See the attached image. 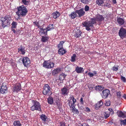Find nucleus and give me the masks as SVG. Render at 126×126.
<instances>
[{
  "instance_id": "58836bf2",
  "label": "nucleus",
  "mask_w": 126,
  "mask_h": 126,
  "mask_svg": "<svg viewBox=\"0 0 126 126\" xmlns=\"http://www.w3.org/2000/svg\"><path fill=\"white\" fill-rule=\"evenodd\" d=\"M11 25H12V28H16V27L17 23L16 22L13 21V22Z\"/></svg>"
},
{
  "instance_id": "bb28decb",
  "label": "nucleus",
  "mask_w": 126,
  "mask_h": 126,
  "mask_svg": "<svg viewBox=\"0 0 126 126\" xmlns=\"http://www.w3.org/2000/svg\"><path fill=\"white\" fill-rule=\"evenodd\" d=\"M83 69L82 67L77 66L76 68L75 71L78 73H81Z\"/></svg>"
},
{
  "instance_id": "bf43d9fd",
  "label": "nucleus",
  "mask_w": 126,
  "mask_h": 126,
  "mask_svg": "<svg viewBox=\"0 0 126 126\" xmlns=\"http://www.w3.org/2000/svg\"><path fill=\"white\" fill-rule=\"evenodd\" d=\"M108 110L110 112H112V114L114 112L112 109L111 108H109L108 109Z\"/></svg>"
},
{
  "instance_id": "e2e57ef3",
  "label": "nucleus",
  "mask_w": 126,
  "mask_h": 126,
  "mask_svg": "<svg viewBox=\"0 0 126 126\" xmlns=\"http://www.w3.org/2000/svg\"><path fill=\"white\" fill-rule=\"evenodd\" d=\"M39 29L40 31H43L45 30V29H43V28H40V27Z\"/></svg>"
},
{
  "instance_id": "4468645a",
  "label": "nucleus",
  "mask_w": 126,
  "mask_h": 126,
  "mask_svg": "<svg viewBox=\"0 0 126 126\" xmlns=\"http://www.w3.org/2000/svg\"><path fill=\"white\" fill-rule=\"evenodd\" d=\"M7 87L6 85L4 83L2 84L0 89V92L2 94H4L7 91Z\"/></svg>"
},
{
  "instance_id": "338daca9",
  "label": "nucleus",
  "mask_w": 126,
  "mask_h": 126,
  "mask_svg": "<svg viewBox=\"0 0 126 126\" xmlns=\"http://www.w3.org/2000/svg\"><path fill=\"white\" fill-rule=\"evenodd\" d=\"M123 97L125 98L126 99V94H124L123 95Z\"/></svg>"
},
{
  "instance_id": "473e14b6",
  "label": "nucleus",
  "mask_w": 126,
  "mask_h": 126,
  "mask_svg": "<svg viewBox=\"0 0 126 126\" xmlns=\"http://www.w3.org/2000/svg\"><path fill=\"white\" fill-rule=\"evenodd\" d=\"M13 124L14 126H21L20 121L18 120L15 121Z\"/></svg>"
},
{
  "instance_id": "5fc2aeb1",
  "label": "nucleus",
  "mask_w": 126,
  "mask_h": 126,
  "mask_svg": "<svg viewBox=\"0 0 126 126\" xmlns=\"http://www.w3.org/2000/svg\"><path fill=\"white\" fill-rule=\"evenodd\" d=\"M80 126H90L88 124L86 123H84L82 124H81Z\"/></svg>"
},
{
  "instance_id": "052dcab7",
  "label": "nucleus",
  "mask_w": 126,
  "mask_h": 126,
  "mask_svg": "<svg viewBox=\"0 0 126 126\" xmlns=\"http://www.w3.org/2000/svg\"><path fill=\"white\" fill-rule=\"evenodd\" d=\"M79 108H80L81 110H83L84 109L83 106V105H81V106H79Z\"/></svg>"
},
{
  "instance_id": "72a5a7b5",
  "label": "nucleus",
  "mask_w": 126,
  "mask_h": 126,
  "mask_svg": "<svg viewBox=\"0 0 126 126\" xmlns=\"http://www.w3.org/2000/svg\"><path fill=\"white\" fill-rule=\"evenodd\" d=\"M71 108H73L72 111L74 113L77 114L79 113V111L75 108V106H73V107H71Z\"/></svg>"
},
{
  "instance_id": "49530a36",
  "label": "nucleus",
  "mask_w": 126,
  "mask_h": 126,
  "mask_svg": "<svg viewBox=\"0 0 126 126\" xmlns=\"http://www.w3.org/2000/svg\"><path fill=\"white\" fill-rule=\"evenodd\" d=\"M33 23L35 25L37 26L38 28H40L41 26L40 25L39 22L36 21L34 22Z\"/></svg>"
},
{
  "instance_id": "9b49d317",
  "label": "nucleus",
  "mask_w": 126,
  "mask_h": 126,
  "mask_svg": "<svg viewBox=\"0 0 126 126\" xmlns=\"http://www.w3.org/2000/svg\"><path fill=\"white\" fill-rule=\"evenodd\" d=\"M18 52L21 55H24L26 52L25 47L22 45L18 46Z\"/></svg>"
},
{
  "instance_id": "7c9ffc66",
  "label": "nucleus",
  "mask_w": 126,
  "mask_h": 126,
  "mask_svg": "<svg viewBox=\"0 0 126 126\" xmlns=\"http://www.w3.org/2000/svg\"><path fill=\"white\" fill-rule=\"evenodd\" d=\"M65 42V41H60L59 43L57 45V47L59 49L63 48V45Z\"/></svg>"
},
{
  "instance_id": "f257e3e1",
  "label": "nucleus",
  "mask_w": 126,
  "mask_h": 126,
  "mask_svg": "<svg viewBox=\"0 0 126 126\" xmlns=\"http://www.w3.org/2000/svg\"><path fill=\"white\" fill-rule=\"evenodd\" d=\"M91 21H86L83 22L82 25L84 27H85L87 31H89L91 30V28L94 27V24H96L97 21L95 18H91Z\"/></svg>"
},
{
  "instance_id": "864d4df0",
  "label": "nucleus",
  "mask_w": 126,
  "mask_h": 126,
  "mask_svg": "<svg viewBox=\"0 0 126 126\" xmlns=\"http://www.w3.org/2000/svg\"><path fill=\"white\" fill-rule=\"evenodd\" d=\"M80 104L83 105L84 104V102L83 100V98L82 97H81L80 99Z\"/></svg>"
},
{
  "instance_id": "603ef678",
  "label": "nucleus",
  "mask_w": 126,
  "mask_h": 126,
  "mask_svg": "<svg viewBox=\"0 0 126 126\" xmlns=\"http://www.w3.org/2000/svg\"><path fill=\"white\" fill-rule=\"evenodd\" d=\"M117 95L118 97L119 98H120L121 97V92H117Z\"/></svg>"
},
{
  "instance_id": "2f4dec72",
  "label": "nucleus",
  "mask_w": 126,
  "mask_h": 126,
  "mask_svg": "<svg viewBox=\"0 0 126 126\" xmlns=\"http://www.w3.org/2000/svg\"><path fill=\"white\" fill-rule=\"evenodd\" d=\"M47 102L48 104L51 105L53 104V98L49 96L47 99Z\"/></svg>"
},
{
  "instance_id": "aec40b11",
  "label": "nucleus",
  "mask_w": 126,
  "mask_h": 126,
  "mask_svg": "<svg viewBox=\"0 0 126 126\" xmlns=\"http://www.w3.org/2000/svg\"><path fill=\"white\" fill-rule=\"evenodd\" d=\"M118 115L119 117H122L123 118H126V112H123L121 111H120L118 113Z\"/></svg>"
},
{
  "instance_id": "79ce46f5",
  "label": "nucleus",
  "mask_w": 126,
  "mask_h": 126,
  "mask_svg": "<svg viewBox=\"0 0 126 126\" xmlns=\"http://www.w3.org/2000/svg\"><path fill=\"white\" fill-rule=\"evenodd\" d=\"M120 79L123 82L125 83L126 82V79L125 78V77L121 75V77L120 78Z\"/></svg>"
},
{
  "instance_id": "dca6fc26",
  "label": "nucleus",
  "mask_w": 126,
  "mask_h": 126,
  "mask_svg": "<svg viewBox=\"0 0 126 126\" xmlns=\"http://www.w3.org/2000/svg\"><path fill=\"white\" fill-rule=\"evenodd\" d=\"M61 91L62 94L64 95H67L69 92V89H67L65 87L61 89Z\"/></svg>"
},
{
  "instance_id": "5701e85b",
  "label": "nucleus",
  "mask_w": 126,
  "mask_h": 126,
  "mask_svg": "<svg viewBox=\"0 0 126 126\" xmlns=\"http://www.w3.org/2000/svg\"><path fill=\"white\" fill-rule=\"evenodd\" d=\"M61 71V69L60 68H56L53 70L52 72V74L54 76L57 74Z\"/></svg>"
},
{
  "instance_id": "c85d7f7f",
  "label": "nucleus",
  "mask_w": 126,
  "mask_h": 126,
  "mask_svg": "<svg viewBox=\"0 0 126 126\" xmlns=\"http://www.w3.org/2000/svg\"><path fill=\"white\" fill-rule=\"evenodd\" d=\"M54 28L53 25L52 24H50L46 28V29H47L48 31L52 30Z\"/></svg>"
},
{
  "instance_id": "a18cd8bd",
  "label": "nucleus",
  "mask_w": 126,
  "mask_h": 126,
  "mask_svg": "<svg viewBox=\"0 0 126 126\" xmlns=\"http://www.w3.org/2000/svg\"><path fill=\"white\" fill-rule=\"evenodd\" d=\"M48 31H47V29H46L45 31H43L41 32L43 34H44L45 35H47V32Z\"/></svg>"
},
{
  "instance_id": "f704fd0d",
  "label": "nucleus",
  "mask_w": 126,
  "mask_h": 126,
  "mask_svg": "<svg viewBox=\"0 0 126 126\" xmlns=\"http://www.w3.org/2000/svg\"><path fill=\"white\" fill-rule=\"evenodd\" d=\"M95 89L97 91H99L102 90L103 89V87L101 86H96L95 87Z\"/></svg>"
},
{
  "instance_id": "0eeeda50",
  "label": "nucleus",
  "mask_w": 126,
  "mask_h": 126,
  "mask_svg": "<svg viewBox=\"0 0 126 126\" xmlns=\"http://www.w3.org/2000/svg\"><path fill=\"white\" fill-rule=\"evenodd\" d=\"M20 60L21 61L25 67H27L30 65V61L28 57H24L23 58H20Z\"/></svg>"
},
{
  "instance_id": "37998d69",
  "label": "nucleus",
  "mask_w": 126,
  "mask_h": 126,
  "mask_svg": "<svg viewBox=\"0 0 126 126\" xmlns=\"http://www.w3.org/2000/svg\"><path fill=\"white\" fill-rule=\"evenodd\" d=\"M22 2L24 5H28L29 4V1H27L26 0H22Z\"/></svg>"
},
{
  "instance_id": "1a4fd4ad",
  "label": "nucleus",
  "mask_w": 126,
  "mask_h": 126,
  "mask_svg": "<svg viewBox=\"0 0 126 126\" xmlns=\"http://www.w3.org/2000/svg\"><path fill=\"white\" fill-rule=\"evenodd\" d=\"M68 101V104L69 105L70 107L71 108V107L75 106L74 105L75 103L76 102V100L73 96L71 95L69 98Z\"/></svg>"
},
{
  "instance_id": "ea45409f",
  "label": "nucleus",
  "mask_w": 126,
  "mask_h": 126,
  "mask_svg": "<svg viewBox=\"0 0 126 126\" xmlns=\"http://www.w3.org/2000/svg\"><path fill=\"white\" fill-rule=\"evenodd\" d=\"M120 124L121 125H123L124 126H125L126 125V119L123 120H120Z\"/></svg>"
},
{
  "instance_id": "0e129e2a",
  "label": "nucleus",
  "mask_w": 126,
  "mask_h": 126,
  "mask_svg": "<svg viewBox=\"0 0 126 126\" xmlns=\"http://www.w3.org/2000/svg\"><path fill=\"white\" fill-rule=\"evenodd\" d=\"M18 16L17 17V18H16V19H19L21 18L20 17H21V16H18Z\"/></svg>"
},
{
  "instance_id": "09e8293b",
  "label": "nucleus",
  "mask_w": 126,
  "mask_h": 126,
  "mask_svg": "<svg viewBox=\"0 0 126 126\" xmlns=\"http://www.w3.org/2000/svg\"><path fill=\"white\" fill-rule=\"evenodd\" d=\"M118 67L113 66L112 68V70L113 71H117L118 70Z\"/></svg>"
},
{
  "instance_id": "4d7b16f0",
  "label": "nucleus",
  "mask_w": 126,
  "mask_h": 126,
  "mask_svg": "<svg viewBox=\"0 0 126 126\" xmlns=\"http://www.w3.org/2000/svg\"><path fill=\"white\" fill-rule=\"evenodd\" d=\"M56 104L57 106H62V104L59 102H56Z\"/></svg>"
},
{
  "instance_id": "de8ad7c7",
  "label": "nucleus",
  "mask_w": 126,
  "mask_h": 126,
  "mask_svg": "<svg viewBox=\"0 0 126 126\" xmlns=\"http://www.w3.org/2000/svg\"><path fill=\"white\" fill-rule=\"evenodd\" d=\"M84 110L85 111L87 112H90L91 111L90 109L87 107H86Z\"/></svg>"
},
{
  "instance_id": "7ed1b4c3",
  "label": "nucleus",
  "mask_w": 126,
  "mask_h": 126,
  "mask_svg": "<svg viewBox=\"0 0 126 126\" xmlns=\"http://www.w3.org/2000/svg\"><path fill=\"white\" fill-rule=\"evenodd\" d=\"M11 19V16L9 15L1 17L0 21H1V26L2 27L4 28L10 25V21Z\"/></svg>"
},
{
  "instance_id": "c03bdc74",
  "label": "nucleus",
  "mask_w": 126,
  "mask_h": 126,
  "mask_svg": "<svg viewBox=\"0 0 126 126\" xmlns=\"http://www.w3.org/2000/svg\"><path fill=\"white\" fill-rule=\"evenodd\" d=\"M81 2L84 4H88L89 2V0H81Z\"/></svg>"
},
{
  "instance_id": "2eb2a0df",
  "label": "nucleus",
  "mask_w": 126,
  "mask_h": 126,
  "mask_svg": "<svg viewBox=\"0 0 126 126\" xmlns=\"http://www.w3.org/2000/svg\"><path fill=\"white\" fill-rule=\"evenodd\" d=\"M76 13L78 14V16L80 17L84 15L85 13L83 8L79 10H76Z\"/></svg>"
},
{
  "instance_id": "423d86ee",
  "label": "nucleus",
  "mask_w": 126,
  "mask_h": 126,
  "mask_svg": "<svg viewBox=\"0 0 126 126\" xmlns=\"http://www.w3.org/2000/svg\"><path fill=\"white\" fill-rule=\"evenodd\" d=\"M54 63L50 60L45 61L43 64V66L45 68L50 69L54 67Z\"/></svg>"
},
{
  "instance_id": "412c9836",
  "label": "nucleus",
  "mask_w": 126,
  "mask_h": 126,
  "mask_svg": "<svg viewBox=\"0 0 126 126\" xmlns=\"http://www.w3.org/2000/svg\"><path fill=\"white\" fill-rule=\"evenodd\" d=\"M66 51L65 49H64L63 48L59 49L58 51V53L59 54L61 55H62L63 54L66 53Z\"/></svg>"
},
{
  "instance_id": "a878e982",
  "label": "nucleus",
  "mask_w": 126,
  "mask_h": 126,
  "mask_svg": "<svg viewBox=\"0 0 126 126\" xmlns=\"http://www.w3.org/2000/svg\"><path fill=\"white\" fill-rule=\"evenodd\" d=\"M94 73L90 72H89L88 73V75L90 77H93L94 76H97L98 74L97 73V72L96 71H93Z\"/></svg>"
},
{
  "instance_id": "a19ab883",
  "label": "nucleus",
  "mask_w": 126,
  "mask_h": 126,
  "mask_svg": "<svg viewBox=\"0 0 126 126\" xmlns=\"http://www.w3.org/2000/svg\"><path fill=\"white\" fill-rule=\"evenodd\" d=\"M110 104V100H108L106 101L105 103V105L106 106H109Z\"/></svg>"
},
{
  "instance_id": "cd10ccee",
  "label": "nucleus",
  "mask_w": 126,
  "mask_h": 126,
  "mask_svg": "<svg viewBox=\"0 0 126 126\" xmlns=\"http://www.w3.org/2000/svg\"><path fill=\"white\" fill-rule=\"evenodd\" d=\"M40 118L43 122H45L47 121V119H48L46 115L44 114H42L40 116Z\"/></svg>"
},
{
  "instance_id": "f3484780",
  "label": "nucleus",
  "mask_w": 126,
  "mask_h": 126,
  "mask_svg": "<svg viewBox=\"0 0 126 126\" xmlns=\"http://www.w3.org/2000/svg\"><path fill=\"white\" fill-rule=\"evenodd\" d=\"M117 22L120 25H122L124 24L125 23L124 19L121 17L117 18Z\"/></svg>"
},
{
  "instance_id": "4be33fe9",
  "label": "nucleus",
  "mask_w": 126,
  "mask_h": 126,
  "mask_svg": "<svg viewBox=\"0 0 126 126\" xmlns=\"http://www.w3.org/2000/svg\"><path fill=\"white\" fill-rule=\"evenodd\" d=\"M53 18L56 19L58 18L60 15V13L57 11L54 12L52 14Z\"/></svg>"
},
{
  "instance_id": "a211bd4d",
  "label": "nucleus",
  "mask_w": 126,
  "mask_h": 126,
  "mask_svg": "<svg viewBox=\"0 0 126 126\" xmlns=\"http://www.w3.org/2000/svg\"><path fill=\"white\" fill-rule=\"evenodd\" d=\"M97 21H102L104 20V17L102 15L99 14L96 15L95 17Z\"/></svg>"
},
{
  "instance_id": "6e6552de",
  "label": "nucleus",
  "mask_w": 126,
  "mask_h": 126,
  "mask_svg": "<svg viewBox=\"0 0 126 126\" xmlns=\"http://www.w3.org/2000/svg\"><path fill=\"white\" fill-rule=\"evenodd\" d=\"M119 36L122 39L126 37V29L122 27L120 29L118 33Z\"/></svg>"
},
{
  "instance_id": "69168bd1",
  "label": "nucleus",
  "mask_w": 126,
  "mask_h": 126,
  "mask_svg": "<svg viewBox=\"0 0 126 126\" xmlns=\"http://www.w3.org/2000/svg\"><path fill=\"white\" fill-rule=\"evenodd\" d=\"M112 2L114 4H116V0H112Z\"/></svg>"
},
{
  "instance_id": "20e7f679",
  "label": "nucleus",
  "mask_w": 126,
  "mask_h": 126,
  "mask_svg": "<svg viewBox=\"0 0 126 126\" xmlns=\"http://www.w3.org/2000/svg\"><path fill=\"white\" fill-rule=\"evenodd\" d=\"M33 105L30 107L31 110L32 111L36 110L41 112V107L40 103L36 100H33L32 101Z\"/></svg>"
},
{
  "instance_id": "c9c22d12",
  "label": "nucleus",
  "mask_w": 126,
  "mask_h": 126,
  "mask_svg": "<svg viewBox=\"0 0 126 126\" xmlns=\"http://www.w3.org/2000/svg\"><path fill=\"white\" fill-rule=\"evenodd\" d=\"M110 112H104V117L105 119H106L108 117L110 116Z\"/></svg>"
},
{
  "instance_id": "3c124183",
  "label": "nucleus",
  "mask_w": 126,
  "mask_h": 126,
  "mask_svg": "<svg viewBox=\"0 0 126 126\" xmlns=\"http://www.w3.org/2000/svg\"><path fill=\"white\" fill-rule=\"evenodd\" d=\"M89 7L87 5L85 6V11H87L89 10Z\"/></svg>"
},
{
  "instance_id": "6e6d98bb",
  "label": "nucleus",
  "mask_w": 126,
  "mask_h": 126,
  "mask_svg": "<svg viewBox=\"0 0 126 126\" xmlns=\"http://www.w3.org/2000/svg\"><path fill=\"white\" fill-rule=\"evenodd\" d=\"M94 85L93 84H89L88 87L94 88Z\"/></svg>"
},
{
  "instance_id": "f8f14e48",
  "label": "nucleus",
  "mask_w": 126,
  "mask_h": 126,
  "mask_svg": "<svg viewBox=\"0 0 126 126\" xmlns=\"http://www.w3.org/2000/svg\"><path fill=\"white\" fill-rule=\"evenodd\" d=\"M110 94V91L108 89H106L102 91V97L103 98L105 99L108 97V95Z\"/></svg>"
},
{
  "instance_id": "13d9d810",
  "label": "nucleus",
  "mask_w": 126,
  "mask_h": 126,
  "mask_svg": "<svg viewBox=\"0 0 126 126\" xmlns=\"http://www.w3.org/2000/svg\"><path fill=\"white\" fill-rule=\"evenodd\" d=\"M60 124V126H65V124L64 123L61 122Z\"/></svg>"
},
{
  "instance_id": "6ab92c4d",
  "label": "nucleus",
  "mask_w": 126,
  "mask_h": 126,
  "mask_svg": "<svg viewBox=\"0 0 126 126\" xmlns=\"http://www.w3.org/2000/svg\"><path fill=\"white\" fill-rule=\"evenodd\" d=\"M77 14L76 11L75 12H72L69 15V16L71 18L74 19L78 16Z\"/></svg>"
},
{
  "instance_id": "393cba45",
  "label": "nucleus",
  "mask_w": 126,
  "mask_h": 126,
  "mask_svg": "<svg viewBox=\"0 0 126 126\" xmlns=\"http://www.w3.org/2000/svg\"><path fill=\"white\" fill-rule=\"evenodd\" d=\"M66 75L64 73L61 74L59 76V79L60 80H63L65 78Z\"/></svg>"
},
{
  "instance_id": "774afa93",
  "label": "nucleus",
  "mask_w": 126,
  "mask_h": 126,
  "mask_svg": "<svg viewBox=\"0 0 126 126\" xmlns=\"http://www.w3.org/2000/svg\"><path fill=\"white\" fill-rule=\"evenodd\" d=\"M58 109L60 110L61 108V106H58Z\"/></svg>"
},
{
  "instance_id": "39448f33",
  "label": "nucleus",
  "mask_w": 126,
  "mask_h": 126,
  "mask_svg": "<svg viewBox=\"0 0 126 126\" xmlns=\"http://www.w3.org/2000/svg\"><path fill=\"white\" fill-rule=\"evenodd\" d=\"M43 93L44 95H49L51 94V88L47 84H45L43 88Z\"/></svg>"
},
{
  "instance_id": "4c0bfd02",
  "label": "nucleus",
  "mask_w": 126,
  "mask_h": 126,
  "mask_svg": "<svg viewBox=\"0 0 126 126\" xmlns=\"http://www.w3.org/2000/svg\"><path fill=\"white\" fill-rule=\"evenodd\" d=\"M76 55L75 54H73V56L71 57V61L72 62H74L75 61L76 58Z\"/></svg>"
},
{
  "instance_id": "f03ea898",
  "label": "nucleus",
  "mask_w": 126,
  "mask_h": 126,
  "mask_svg": "<svg viewBox=\"0 0 126 126\" xmlns=\"http://www.w3.org/2000/svg\"><path fill=\"white\" fill-rule=\"evenodd\" d=\"M17 11L16 12L17 15L21 16V17L25 16L28 12V10L26 7L22 5L17 7Z\"/></svg>"
},
{
  "instance_id": "ddd939ff",
  "label": "nucleus",
  "mask_w": 126,
  "mask_h": 126,
  "mask_svg": "<svg viewBox=\"0 0 126 126\" xmlns=\"http://www.w3.org/2000/svg\"><path fill=\"white\" fill-rule=\"evenodd\" d=\"M74 32H75L74 35L76 38L79 37L81 36V32L79 30L76 29L74 30Z\"/></svg>"
},
{
  "instance_id": "c756f323",
  "label": "nucleus",
  "mask_w": 126,
  "mask_h": 126,
  "mask_svg": "<svg viewBox=\"0 0 126 126\" xmlns=\"http://www.w3.org/2000/svg\"><path fill=\"white\" fill-rule=\"evenodd\" d=\"M49 39L48 36H42L41 38V41L43 42H45L47 41Z\"/></svg>"
},
{
  "instance_id": "680f3d73",
  "label": "nucleus",
  "mask_w": 126,
  "mask_h": 126,
  "mask_svg": "<svg viewBox=\"0 0 126 126\" xmlns=\"http://www.w3.org/2000/svg\"><path fill=\"white\" fill-rule=\"evenodd\" d=\"M13 28H12L11 30L12 31H13L14 33H16V31L15 30L13 29Z\"/></svg>"
},
{
  "instance_id": "e433bc0d",
  "label": "nucleus",
  "mask_w": 126,
  "mask_h": 126,
  "mask_svg": "<svg viewBox=\"0 0 126 126\" xmlns=\"http://www.w3.org/2000/svg\"><path fill=\"white\" fill-rule=\"evenodd\" d=\"M104 0H96V3L98 5H101V4L103 3Z\"/></svg>"
},
{
  "instance_id": "b1692460",
  "label": "nucleus",
  "mask_w": 126,
  "mask_h": 126,
  "mask_svg": "<svg viewBox=\"0 0 126 126\" xmlns=\"http://www.w3.org/2000/svg\"><path fill=\"white\" fill-rule=\"evenodd\" d=\"M103 102L101 100L97 102L95 104V108L97 110L100 108L103 104Z\"/></svg>"
},
{
  "instance_id": "9d476101",
  "label": "nucleus",
  "mask_w": 126,
  "mask_h": 126,
  "mask_svg": "<svg viewBox=\"0 0 126 126\" xmlns=\"http://www.w3.org/2000/svg\"><path fill=\"white\" fill-rule=\"evenodd\" d=\"M21 89V84L20 83H17L13 87V92L17 93Z\"/></svg>"
},
{
  "instance_id": "8fccbe9b",
  "label": "nucleus",
  "mask_w": 126,
  "mask_h": 126,
  "mask_svg": "<svg viewBox=\"0 0 126 126\" xmlns=\"http://www.w3.org/2000/svg\"><path fill=\"white\" fill-rule=\"evenodd\" d=\"M104 6L107 7H109L110 4L108 2L106 1L105 3Z\"/></svg>"
}]
</instances>
